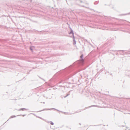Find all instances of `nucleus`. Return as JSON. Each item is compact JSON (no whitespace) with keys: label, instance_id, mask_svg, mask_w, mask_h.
Segmentation results:
<instances>
[{"label":"nucleus","instance_id":"f257e3e1","mask_svg":"<svg viewBox=\"0 0 130 130\" xmlns=\"http://www.w3.org/2000/svg\"><path fill=\"white\" fill-rule=\"evenodd\" d=\"M26 109L25 108H21V109H20L19 110H25Z\"/></svg>","mask_w":130,"mask_h":130},{"label":"nucleus","instance_id":"20e7f679","mask_svg":"<svg viewBox=\"0 0 130 130\" xmlns=\"http://www.w3.org/2000/svg\"><path fill=\"white\" fill-rule=\"evenodd\" d=\"M83 57V55H81L80 56V57L81 58H82V57Z\"/></svg>","mask_w":130,"mask_h":130},{"label":"nucleus","instance_id":"f03ea898","mask_svg":"<svg viewBox=\"0 0 130 130\" xmlns=\"http://www.w3.org/2000/svg\"><path fill=\"white\" fill-rule=\"evenodd\" d=\"M15 117V116H11V118H14V117Z\"/></svg>","mask_w":130,"mask_h":130},{"label":"nucleus","instance_id":"7ed1b4c3","mask_svg":"<svg viewBox=\"0 0 130 130\" xmlns=\"http://www.w3.org/2000/svg\"><path fill=\"white\" fill-rule=\"evenodd\" d=\"M50 123L52 125H53V124H54L52 122H50Z\"/></svg>","mask_w":130,"mask_h":130}]
</instances>
